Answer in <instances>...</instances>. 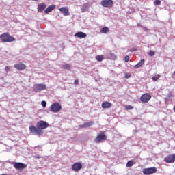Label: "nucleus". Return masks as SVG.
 Wrapping results in <instances>:
<instances>
[{"instance_id":"36","label":"nucleus","mask_w":175,"mask_h":175,"mask_svg":"<svg viewBox=\"0 0 175 175\" xmlns=\"http://www.w3.org/2000/svg\"><path fill=\"white\" fill-rule=\"evenodd\" d=\"M74 84H79V80H75Z\"/></svg>"},{"instance_id":"1","label":"nucleus","mask_w":175,"mask_h":175,"mask_svg":"<svg viewBox=\"0 0 175 175\" xmlns=\"http://www.w3.org/2000/svg\"><path fill=\"white\" fill-rule=\"evenodd\" d=\"M0 40L4 43H10L11 42H14L16 38L10 36L9 33H4L0 35Z\"/></svg>"},{"instance_id":"7","label":"nucleus","mask_w":175,"mask_h":175,"mask_svg":"<svg viewBox=\"0 0 175 175\" xmlns=\"http://www.w3.org/2000/svg\"><path fill=\"white\" fill-rule=\"evenodd\" d=\"M113 0H102L100 1V5L103 8H111L113 6Z\"/></svg>"},{"instance_id":"30","label":"nucleus","mask_w":175,"mask_h":175,"mask_svg":"<svg viewBox=\"0 0 175 175\" xmlns=\"http://www.w3.org/2000/svg\"><path fill=\"white\" fill-rule=\"evenodd\" d=\"M126 110H132L133 109V107L132 105H128L126 107Z\"/></svg>"},{"instance_id":"39","label":"nucleus","mask_w":175,"mask_h":175,"mask_svg":"<svg viewBox=\"0 0 175 175\" xmlns=\"http://www.w3.org/2000/svg\"><path fill=\"white\" fill-rule=\"evenodd\" d=\"M37 158L39 159L40 158L39 156H38Z\"/></svg>"},{"instance_id":"18","label":"nucleus","mask_w":175,"mask_h":175,"mask_svg":"<svg viewBox=\"0 0 175 175\" xmlns=\"http://www.w3.org/2000/svg\"><path fill=\"white\" fill-rule=\"evenodd\" d=\"M38 12H43L47 8V5L45 3H40L38 5Z\"/></svg>"},{"instance_id":"35","label":"nucleus","mask_w":175,"mask_h":175,"mask_svg":"<svg viewBox=\"0 0 175 175\" xmlns=\"http://www.w3.org/2000/svg\"><path fill=\"white\" fill-rule=\"evenodd\" d=\"M137 27H141V28H143V25H142V24H140V23H138V24L137 25Z\"/></svg>"},{"instance_id":"17","label":"nucleus","mask_w":175,"mask_h":175,"mask_svg":"<svg viewBox=\"0 0 175 175\" xmlns=\"http://www.w3.org/2000/svg\"><path fill=\"white\" fill-rule=\"evenodd\" d=\"M75 36H76L77 38H87V34L84 32L79 31L75 34Z\"/></svg>"},{"instance_id":"14","label":"nucleus","mask_w":175,"mask_h":175,"mask_svg":"<svg viewBox=\"0 0 175 175\" xmlns=\"http://www.w3.org/2000/svg\"><path fill=\"white\" fill-rule=\"evenodd\" d=\"M55 9V5L53 4L46 8V9L44 10V13L46 14L53 12Z\"/></svg>"},{"instance_id":"21","label":"nucleus","mask_w":175,"mask_h":175,"mask_svg":"<svg viewBox=\"0 0 175 175\" xmlns=\"http://www.w3.org/2000/svg\"><path fill=\"white\" fill-rule=\"evenodd\" d=\"M62 69H65L66 70H70V64H64L60 66Z\"/></svg>"},{"instance_id":"16","label":"nucleus","mask_w":175,"mask_h":175,"mask_svg":"<svg viewBox=\"0 0 175 175\" xmlns=\"http://www.w3.org/2000/svg\"><path fill=\"white\" fill-rule=\"evenodd\" d=\"M92 125H94V122H89L79 125V128H90V126H92Z\"/></svg>"},{"instance_id":"27","label":"nucleus","mask_w":175,"mask_h":175,"mask_svg":"<svg viewBox=\"0 0 175 175\" xmlns=\"http://www.w3.org/2000/svg\"><path fill=\"white\" fill-rule=\"evenodd\" d=\"M159 77H161V75H154L152 77V79L153 80V81H157V80H158Z\"/></svg>"},{"instance_id":"8","label":"nucleus","mask_w":175,"mask_h":175,"mask_svg":"<svg viewBox=\"0 0 175 175\" xmlns=\"http://www.w3.org/2000/svg\"><path fill=\"white\" fill-rule=\"evenodd\" d=\"M35 88L36 92H40L41 91L46 90L47 87L46 86V84L38 83L35 85Z\"/></svg>"},{"instance_id":"23","label":"nucleus","mask_w":175,"mask_h":175,"mask_svg":"<svg viewBox=\"0 0 175 175\" xmlns=\"http://www.w3.org/2000/svg\"><path fill=\"white\" fill-rule=\"evenodd\" d=\"M104 57L102 55H96V59L98 62H102V60L104 59Z\"/></svg>"},{"instance_id":"20","label":"nucleus","mask_w":175,"mask_h":175,"mask_svg":"<svg viewBox=\"0 0 175 175\" xmlns=\"http://www.w3.org/2000/svg\"><path fill=\"white\" fill-rule=\"evenodd\" d=\"M144 64V59H142L139 61L138 64H137L135 66H134L135 69H138V68H140Z\"/></svg>"},{"instance_id":"10","label":"nucleus","mask_w":175,"mask_h":175,"mask_svg":"<svg viewBox=\"0 0 175 175\" xmlns=\"http://www.w3.org/2000/svg\"><path fill=\"white\" fill-rule=\"evenodd\" d=\"M14 167H15L16 170H23L27 167V165L23 163H14Z\"/></svg>"},{"instance_id":"19","label":"nucleus","mask_w":175,"mask_h":175,"mask_svg":"<svg viewBox=\"0 0 175 175\" xmlns=\"http://www.w3.org/2000/svg\"><path fill=\"white\" fill-rule=\"evenodd\" d=\"M102 107L103 109H109V107H111V103L109 102H104L102 103Z\"/></svg>"},{"instance_id":"9","label":"nucleus","mask_w":175,"mask_h":175,"mask_svg":"<svg viewBox=\"0 0 175 175\" xmlns=\"http://www.w3.org/2000/svg\"><path fill=\"white\" fill-rule=\"evenodd\" d=\"M150 99H151V95L148 93L144 94L140 97V100L143 102V103H148Z\"/></svg>"},{"instance_id":"12","label":"nucleus","mask_w":175,"mask_h":175,"mask_svg":"<svg viewBox=\"0 0 175 175\" xmlns=\"http://www.w3.org/2000/svg\"><path fill=\"white\" fill-rule=\"evenodd\" d=\"M83 167V165L80 163H75L72 165L74 172H79Z\"/></svg>"},{"instance_id":"40","label":"nucleus","mask_w":175,"mask_h":175,"mask_svg":"<svg viewBox=\"0 0 175 175\" xmlns=\"http://www.w3.org/2000/svg\"><path fill=\"white\" fill-rule=\"evenodd\" d=\"M33 1H38V0H33Z\"/></svg>"},{"instance_id":"4","label":"nucleus","mask_w":175,"mask_h":175,"mask_svg":"<svg viewBox=\"0 0 175 175\" xmlns=\"http://www.w3.org/2000/svg\"><path fill=\"white\" fill-rule=\"evenodd\" d=\"M62 109V107L58 103H54L51 105V111L52 113H58V111H61Z\"/></svg>"},{"instance_id":"32","label":"nucleus","mask_w":175,"mask_h":175,"mask_svg":"<svg viewBox=\"0 0 175 175\" xmlns=\"http://www.w3.org/2000/svg\"><path fill=\"white\" fill-rule=\"evenodd\" d=\"M124 61H125V62H129V57L128 55L125 56Z\"/></svg>"},{"instance_id":"37","label":"nucleus","mask_w":175,"mask_h":175,"mask_svg":"<svg viewBox=\"0 0 175 175\" xmlns=\"http://www.w3.org/2000/svg\"><path fill=\"white\" fill-rule=\"evenodd\" d=\"M137 51V50H136V49H135V48H134V49H131L130 50V51H131V52H132V51Z\"/></svg>"},{"instance_id":"38","label":"nucleus","mask_w":175,"mask_h":175,"mask_svg":"<svg viewBox=\"0 0 175 175\" xmlns=\"http://www.w3.org/2000/svg\"><path fill=\"white\" fill-rule=\"evenodd\" d=\"M175 76V71L174 72L173 75H172V77H174Z\"/></svg>"},{"instance_id":"31","label":"nucleus","mask_w":175,"mask_h":175,"mask_svg":"<svg viewBox=\"0 0 175 175\" xmlns=\"http://www.w3.org/2000/svg\"><path fill=\"white\" fill-rule=\"evenodd\" d=\"M124 77L125 79H129L131 77V74L126 73Z\"/></svg>"},{"instance_id":"13","label":"nucleus","mask_w":175,"mask_h":175,"mask_svg":"<svg viewBox=\"0 0 175 175\" xmlns=\"http://www.w3.org/2000/svg\"><path fill=\"white\" fill-rule=\"evenodd\" d=\"M59 10L64 16H69V10H68L67 7H62L59 8Z\"/></svg>"},{"instance_id":"3","label":"nucleus","mask_w":175,"mask_h":175,"mask_svg":"<svg viewBox=\"0 0 175 175\" xmlns=\"http://www.w3.org/2000/svg\"><path fill=\"white\" fill-rule=\"evenodd\" d=\"M29 129L30 131V133H32V135H37L38 136H40L43 133L42 130H40L39 127H36L33 125L30 126Z\"/></svg>"},{"instance_id":"34","label":"nucleus","mask_w":175,"mask_h":175,"mask_svg":"<svg viewBox=\"0 0 175 175\" xmlns=\"http://www.w3.org/2000/svg\"><path fill=\"white\" fill-rule=\"evenodd\" d=\"M143 29L145 32H148V29H147V27H143Z\"/></svg>"},{"instance_id":"2","label":"nucleus","mask_w":175,"mask_h":175,"mask_svg":"<svg viewBox=\"0 0 175 175\" xmlns=\"http://www.w3.org/2000/svg\"><path fill=\"white\" fill-rule=\"evenodd\" d=\"M107 139V137L105 135V132L101 131L99 134L97 135L94 142L98 144L99 143H102V142H105V140Z\"/></svg>"},{"instance_id":"24","label":"nucleus","mask_w":175,"mask_h":175,"mask_svg":"<svg viewBox=\"0 0 175 175\" xmlns=\"http://www.w3.org/2000/svg\"><path fill=\"white\" fill-rule=\"evenodd\" d=\"M133 166V161L130 160L126 163V167H132Z\"/></svg>"},{"instance_id":"28","label":"nucleus","mask_w":175,"mask_h":175,"mask_svg":"<svg viewBox=\"0 0 175 175\" xmlns=\"http://www.w3.org/2000/svg\"><path fill=\"white\" fill-rule=\"evenodd\" d=\"M154 5H155L156 6H159V5H161V1H159V0H156V1H154Z\"/></svg>"},{"instance_id":"15","label":"nucleus","mask_w":175,"mask_h":175,"mask_svg":"<svg viewBox=\"0 0 175 175\" xmlns=\"http://www.w3.org/2000/svg\"><path fill=\"white\" fill-rule=\"evenodd\" d=\"M14 68L18 70H23V69H25L26 66H25V64L19 63V64H15Z\"/></svg>"},{"instance_id":"29","label":"nucleus","mask_w":175,"mask_h":175,"mask_svg":"<svg viewBox=\"0 0 175 175\" xmlns=\"http://www.w3.org/2000/svg\"><path fill=\"white\" fill-rule=\"evenodd\" d=\"M41 105L42 107H46V106H47V103L46 101H42Z\"/></svg>"},{"instance_id":"22","label":"nucleus","mask_w":175,"mask_h":175,"mask_svg":"<svg viewBox=\"0 0 175 175\" xmlns=\"http://www.w3.org/2000/svg\"><path fill=\"white\" fill-rule=\"evenodd\" d=\"M109 31H110V29H109V27H104L100 29V33H107Z\"/></svg>"},{"instance_id":"26","label":"nucleus","mask_w":175,"mask_h":175,"mask_svg":"<svg viewBox=\"0 0 175 175\" xmlns=\"http://www.w3.org/2000/svg\"><path fill=\"white\" fill-rule=\"evenodd\" d=\"M148 55H149V57H154L155 55V51L152 50L149 51Z\"/></svg>"},{"instance_id":"5","label":"nucleus","mask_w":175,"mask_h":175,"mask_svg":"<svg viewBox=\"0 0 175 175\" xmlns=\"http://www.w3.org/2000/svg\"><path fill=\"white\" fill-rule=\"evenodd\" d=\"M36 126L40 129V131H43V129H46L50 126V124L47 123L46 121L40 120L36 124Z\"/></svg>"},{"instance_id":"33","label":"nucleus","mask_w":175,"mask_h":175,"mask_svg":"<svg viewBox=\"0 0 175 175\" xmlns=\"http://www.w3.org/2000/svg\"><path fill=\"white\" fill-rule=\"evenodd\" d=\"M10 69V67L6 66V67L5 68V69H4V70H5V72H9Z\"/></svg>"},{"instance_id":"11","label":"nucleus","mask_w":175,"mask_h":175,"mask_svg":"<svg viewBox=\"0 0 175 175\" xmlns=\"http://www.w3.org/2000/svg\"><path fill=\"white\" fill-rule=\"evenodd\" d=\"M165 161L167 163H173L175 161V154L167 156L165 158Z\"/></svg>"},{"instance_id":"25","label":"nucleus","mask_w":175,"mask_h":175,"mask_svg":"<svg viewBox=\"0 0 175 175\" xmlns=\"http://www.w3.org/2000/svg\"><path fill=\"white\" fill-rule=\"evenodd\" d=\"M88 9V7H87V5H83L81 6V10L83 13H84V12H87Z\"/></svg>"},{"instance_id":"6","label":"nucleus","mask_w":175,"mask_h":175,"mask_svg":"<svg viewBox=\"0 0 175 175\" xmlns=\"http://www.w3.org/2000/svg\"><path fill=\"white\" fill-rule=\"evenodd\" d=\"M142 173L145 175L152 174L153 173H157V167H149V168H144L142 170Z\"/></svg>"}]
</instances>
